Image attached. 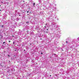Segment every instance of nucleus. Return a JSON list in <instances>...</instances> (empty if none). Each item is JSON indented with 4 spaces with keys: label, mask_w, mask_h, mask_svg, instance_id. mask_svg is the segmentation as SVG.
<instances>
[{
    "label": "nucleus",
    "mask_w": 79,
    "mask_h": 79,
    "mask_svg": "<svg viewBox=\"0 0 79 79\" xmlns=\"http://www.w3.org/2000/svg\"><path fill=\"white\" fill-rule=\"evenodd\" d=\"M23 2H24V1H23Z\"/></svg>",
    "instance_id": "nucleus-14"
},
{
    "label": "nucleus",
    "mask_w": 79,
    "mask_h": 79,
    "mask_svg": "<svg viewBox=\"0 0 79 79\" xmlns=\"http://www.w3.org/2000/svg\"><path fill=\"white\" fill-rule=\"evenodd\" d=\"M40 40H42V38H40Z\"/></svg>",
    "instance_id": "nucleus-13"
},
{
    "label": "nucleus",
    "mask_w": 79,
    "mask_h": 79,
    "mask_svg": "<svg viewBox=\"0 0 79 79\" xmlns=\"http://www.w3.org/2000/svg\"><path fill=\"white\" fill-rule=\"evenodd\" d=\"M54 55H56V54H54Z\"/></svg>",
    "instance_id": "nucleus-7"
},
{
    "label": "nucleus",
    "mask_w": 79,
    "mask_h": 79,
    "mask_svg": "<svg viewBox=\"0 0 79 79\" xmlns=\"http://www.w3.org/2000/svg\"><path fill=\"white\" fill-rule=\"evenodd\" d=\"M9 43L11 42V41H9Z\"/></svg>",
    "instance_id": "nucleus-5"
},
{
    "label": "nucleus",
    "mask_w": 79,
    "mask_h": 79,
    "mask_svg": "<svg viewBox=\"0 0 79 79\" xmlns=\"http://www.w3.org/2000/svg\"><path fill=\"white\" fill-rule=\"evenodd\" d=\"M46 33H48V31H47Z\"/></svg>",
    "instance_id": "nucleus-12"
},
{
    "label": "nucleus",
    "mask_w": 79,
    "mask_h": 79,
    "mask_svg": "<svg viewBox=\"0 0 79 79\" xmlns=\"http://www.w3.org/2000/svg\"><path fill=\"white\" fill-rule=\"evenodd\" d=\"M8 56H10L9 55H8Z\"/></svg>",
    "instance_id": "nucleus-15"
},
{
    "label": "nucleus",
    "mask_w": 79,
    "mask_h": 79,
    "mask_svg": "<svg viewBox=\"0 0 79 79\" xmlns=\"http://www.w3.org/2000/svg\"><path fill=\"white\" fill-rule=\"evenodd\" d=\"M12 37H14V35H12Z\"/></svg>",
    "instance_id": "nucleus-17"
},
{
    "label": "nucleus",
    "mask_w": 79,
    "mask_h": 79,
    "mask_svg": "<svg viewBox=\"0 0 79 79\" xmlns=\"http://www.w3.org/2000/svg\"><path fill=\"white\" fill-rule=\"evenodd\" d=\"M50 77L52 76V75H50Z\"/></svg>",
    "instance_id": "nucleus-10"
},
{
    "label": "nucleus",
    "mask_w": 79,
    "mask_h": 79,
    "mask_svg": "<svg viewBox=\"0 0 79 79\" xmlns=\"http://www.w3.org/2000/svg\"><path fill=\"white\" fill-rule=\"evenodd\" d=\"M41 54H42V55H43V53H41Z\"/></svg>",
    "instance_id": "nucleus-9"
},
{
    "label": "nucleus",
    "mask_w": 79,
    "mask_h": 79,
    "mask_svg": "<svg viewBox=\"0 0 79 79\" xmlns=\"http://www.w3.org/2000/svg\"><path fill=\"white\" fill-rule=\"evenodd\" d=\"M46 30H47V31H48V29H47Z\"/></svg>",
    "instance_id": "nucleus-11"
},
{
    "label": "nucleus",
    "mask_w": 79,
    "mask_h": 79,
    "mask_svg": "<svg viewBox=\"0 0 79 79\" xmlns=\"http://www.w3.org/2000/svg\"><path fill=\"white\" fill-rule=\"evenodd\" d=\"M24 50V51H25V50Z\"/></svg>",
    "instance_id": "nucleus-19"
},
{
    "label": "nucleus",
    "mask_w": 79,
    "mask_h": 79,
    "mask_svg": "<svg viewBox=\"0 0 79 79\" xmlns=\"http://www.w3.org/2000/svg\"><path fill=\"white\" fill-rule=\"evenodd\" d=\"M0 6H1V5H0Z\"/></svg>",
    "instance_id": "nucleus-18"
},
{
    "label": "nucleus",
    "mask_w": 79,
    "mask_h": 79,
    "mask_svg": "<svg viewBox=\"0 0 79 79\" xmlns=\"http://www.w3.org/2000/svg\"><path fill=\"white\" fill-rule=\"evenodd\" d=\"M2 3H3V2H2Z\"/></svg>",
    "instance_id": "nucleus-22"
},
{
    "label": "nucleus",
    "mask_w": 79,
    "mask_h": 79,
    "mask_svg": "<svg viewBox=\"0 0 79 79\" xmlns=\"http://www.w3.org/2000/svg\"><path fill=\"white\" fill-rule=\"evenodd\" d=\"M5 42H3V44H5Z\"/></svg>",
    "instance_id": "nucleus-4"
},
{
    "label": "nucleus",
    "mask_w": 79,
    "mask_h": 79,
    "mask_svg": "<svg viewBox=\"0 0 79 79\" xmlns=\"http://www.w3.org/2000/svg\"><path fill=\"white\" fill-rule=\"evenodd\" d=\"M27 13H29V12H28V11H27Z\"/></svg>",
    "instance_id": "nucleus-8"
},
{
    "label": "nucleus",
    "mask_w": 79,
    "mask_h": 79,
    "mask_svg": "<svg viewBox=\"0 0 79 79\" xmlns=\"http://www.w3.org/2000/svg\"><path fill=\"white\" fill-rule=\"evenodd\" d=\"M16 50H17V49H15V51H16Z\"/></svg>",
    "instance_id": "nucleus-3"
},
{
    "label": "nucleus",
    "mask_w": 79,
    "mask_h": 79,
    "mask_svg": "<svg viewBox=\"0 0 79 79\" xmlns=\"http://www.w3.org/2000/svg\"><path fill=\"white\" fill-rule=\"evenodd\" d=\"M33 4V6H35V3H34Z\"/></svg>",
    "instance_id": "nucleus-1"
},
{
    "label": "nucleus",
    "mask_w": 79,
    "mask_h": 79,
    "mask_svg": "<svg viewBox=\"0 0 79 79\" xmlns=\"http://www.w3.org/2000/svg\"><path fill=\"white\" fill-rule=\"evenodd\" d=\"M3 26H2V27H3Z\"/></svg>",
    "instance_id": "nucleus-21"
},
{
    "label": "nucleus",
    "mask_w": 79,
    "mask_h": 79,
    "mask_svg": "<svg viewBox=\"0 0 79 79\" xmlns=\"http://www.w3.org/2000/svg\"><path fill=\"white\" fill-rule=\"evenodd\" d=\"M14 56H15V55H14Z\"/></svg>",
    "instance_id": "nucleus-20"
},
{
    "label": "nucleus",
    "mask_w": 79,
    "mask_h": 79,
    "mask_svg": "<svg viewBox=\"0 0 79 79\" xmlns=\"http://www.w3.org/2000/svg\"><path fill=\"white\" fill-rule=\"evenodd\" d=\"M13 44H15V41L13 42Z\"/></svg>",
    "instance_id": "nucleus-2"
},
{
    "label": "nucleus",
    "mask_w": 79,
    "mask_h": 79,
    "mask_svg": "<svg viewBox=\"0 0 79 79\" xmlns=\"http://www.w3.org/2000/svg\"><path fill=\"white\" fill-rule=\"evenodd\" d=\"M44 27H46V26H44Z\"/></svg>",
    "instance_id": "nucleus-16"
},
{
    "label": "nucleus",
    "mask_w": 79,
    "mask_h": 79,
    "mask_svg": "<svg viewBox=\"0 0 79 79\" xmlns=\"http://www.w3.org/2000/svg\"><path fill=\"white\" fill-rule=\"evenodd\" d=\"M66 44H67L68 43V41H66Z\"/></svg>",
    "instance_id": "nucleus-6"
}]
</instances>
